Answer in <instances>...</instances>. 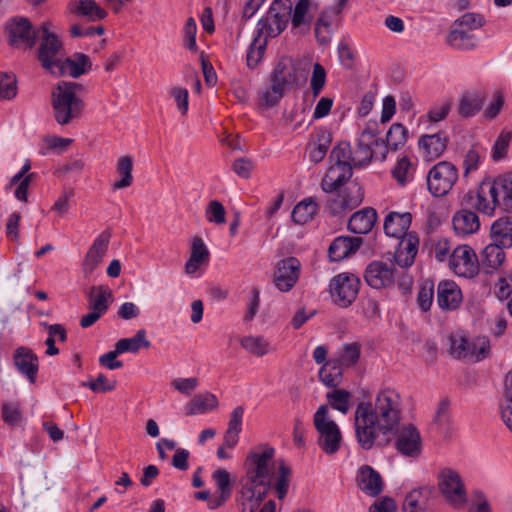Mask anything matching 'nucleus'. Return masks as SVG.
<instances>
[{"mask_svg":"<svg viewBox=\"0 0 512 512\" xmlns=\"http://www.w3.org/2000/svg\"><path fill=\"white\" fill-rule=\"evenodd\" d=\"M401 418V396L392 388L380 390L374 400L359 402L354 412L358 444L370 450L380 435L396 434L395 449L405 457H419L422 452L420 432L411 423L399 428Z\"/></svg>","mask_w":512,"mask_h":512,"instance_id":"f257e3e1","label":"nucleus"},{"mask_svg":"<svg viewBox=\"0 0 512 512\" xmlns=\"http://www.w3.org/2000/svg\"><path fill=\"white\" fill-rule=\"evenodd\" d=\"M275 450L256 448L245 459V476L241 480L239 505L242 512H255L271 488Z\"/></svg>","mask_w":512,"mask_h":512,"instance_id":"f03ea898","label":"nucleus"},{"mask_svg":"<svg viewBox=\"0 0 512 512\" xmlns=\"http://www.w3.org/2000/svg\"><path fill=\"white\" fill-rule=\"evenodd\" d=\"M85 88L76 82L61 81L52 90L51 104L56 122L67 125L79 118L85 108Z\"/></svg>","mask_w":512,"mask_h":512,"instance_id":"7ed1b4c3","label":"nucleus"},{"mask_svg":"<svg viewBox=\"0 0 512 512\" xmlns=\"http://www.w3.org/2000/svg\"><path fill=\"white\" fill-rule=\"evenodd\" d=\"M475 207L487 215H492L497 207L512 212V173L483 182L476 195Z\"/></svg>","mask_w":512,"mask_h":512,"instance_id":"20e7f679","label":"nucleus"},{"mask_svg":"<svg viewBox=\"0 0 512 512\" xmlns=\"http://www.w3.org/2000/svg\"><path fill=\"white\" fill-rule=\"evenodd\" d=\"M271 86L259 93L262 106L272 107L283 95L299 85L298 69L291 57H282L275 65L271 76Z\"/></svg>","mask_w":512,"mask_h":512,"instance_id":"39448f33","label":"nucleus"},{"mask_svg":"<svg viewBox=\"0 0 512 512\" xmlns=\"http://www.w3.org/2000/svg\"><path fill=\"white\" fill-rule=\"evenodd\" d=\"M313 422L318 433L317 443L328 455L335 454L341 446L342 434L340 428L329 416V407L321 405L314 414Z\"/></svg>","mask_w":512,"mask_h":512,"instance_id":"423d86ee","label":"nucleus"},{"mask_svg":"<svg viewBox=\"0 0 512 512\" xmlns=\"http://www.w3.org/2000/svg\"><path fill=\"white\" fill-rule=\"evenodd\" d=\"M292 5L289 0H275L268 12L257 23V36L263 40L275 38L284 31L289 21Z\"/></svg>","mask_w":512,"mask_h":512,"instance_id":"0eeeda50","label":"nucleus"},{"mask_svg":"<svg viewBox=\"0 0 512 512\" xmlns=\"http://www.w3.org/2000/svg\"><path fill=\"white\" fill-rule=\"evenodd\" d=\"M41 43L38 52V58L46 70L51 74L61 72V63L64 59L62 53V44L58 37L49 32L48 23H43L40 27Z\"/></svg>","mask_w":512,"mask_h":512,"instance_id":"6e6552de","label":"nucleus"},{"mask_svg":"<svg viewBox=\"0 0 512 512\" xmlns=\"http://www.w3.org/2000/svg\"><path fill=\"white\" fill-rule=\"evenodd\" d=\"M459 178L457 167L448 161H440L427 174V188L435 197L447 195Z\"/></svg>","mask_w":512,"mask_h":512,"instance_id":"1a4fd4ad","label":"nucleus"},{"mask_svg":"<svg viewBox=\"0 0 512 512\" xmlns=\"http://www.w3.org/2000/svg\"><path fill=\"white\" fill-rule=\"evenodd\" d=\"M438 488L445 500L454 508L461 509L467 503V491L460 474L451 469H443L438 476Z\"/></svg>","mask_w":512,"mask_h":512,"instance_id":"9d476101","label":"nucleus"},{"mask_svg":"<svg viewBox=\"0 0 512 512\" xmlns=\"http://www.w3.org/2000/svg\"><path fill=\"white\" fill-rule=\"evenodd\" d=\"M385 157L386 147L384 142L377 138L372 129L363 130L357 148L352 152L353 166L360 167L368 164L372 158L384 160Z\"/></svg>","mask_w":512,"mask_h":512,"instance_id":"9b49d317","label":"nucleus"},{"mask_svg":"<svg viewBox=\"0 0 512 512\" xmlns=\"http://www.w3.org/2000/svg\"><path fill=\"white\" fill-rule=\"evenodd\" d=\"M360 280L354 274L341 273L330 281V294L333 302L347 308L356 299L359 292Z\"/></svg>","mask_w":512,"mask_h":512,"instance_id":"f8f14e48","label":"nucleus"},{"mask_svg":"<svg viewBox=\"0 0 512 512\" xmlns=\"http://www.w3.org/2000/svg\"><path fill=\"white\" fill-rule=\"evenodd\" d=\"M333 193L327 200V207L334 216L356 208L364 198L362 188L357 182H351L345 188Z\"/></svg>","mask_w":512,"mask_h":512,"instance_id":"ddd939ff","label":"nucleus"},{"mask_svg":"<svg viewBox=\"0 0 512 512\" xmlns=\"http://www.w3.org/2000/svg\"><path fill=\"white\" fill-rule=\"evenodd\" d=\"M449 265L455 274L465 278L476 276L480 269L476 253L467 245L458 246L453 250Z\"/></svg>","mask_w":512,"mask_h":512,"instance_id":"4468645a","label":"nucleus"},{"mask_svg":"<svg viewBox=\"0 0 512 512\" xmlns=\"http://www.w3.org/2000/svg\"><path fill=\"white\" fill-rule=\"evenodd\" d=\"M449 353L458 359L475 358L481 360L485 358L489 352V345L485 340L480 341L479 345L470 342L464 335L455 333L448 338Z\"/></svg>","mask_w":512,"mask_h":512,"instance_id":"2eb2a0df","label":"nucleus"},{"mask_svg":"<svg viewBox=\"0 0 512 512\" xmlns=\"http://www.w3.org/2000/svg\"><path fill=\"white\" fill-rule=\"evenodd\" d=\"M9 43L12 46H25L32 48L35 44L36 35L40 34L32 28L30 21L27 18H14L7 26Z\"/></svg>","mask_w":512,"mask_h":512,"instance_id":"dca6fc26","label":"nucleus"},{"mask_svg":"<svg viewBox=\"0 0 512 512\" xmlns=\"http://www.w3.org/2000/svg\"><path fill=\"white\" fill-rule=\"evenodd\" d=\"M301 263L295 257L279 261L274 273L275 286L282 292L291 290L299 278Z\"/></svg>","mask_w":512,"mask_h":512,"instance_id":"f3484780","label":"nucleus"},{"mask_svg":"<svg viewBox=\"0 0 512 512\" xmlns=\"http://www.w3.org/2000/svg\"><path fill=\"white\" fill-rule=\"evenodd\" d=\"M396 270L391 264L382 261H373L365 270V281L374 289L387 288L393 285Z\"/></svg>","mask_w":512,"mask_h":512,"instance_id":"a211bd4d","label":"nucleus"},{"mask_svg":"<svg viewBox=\"0 0 512 512\" xmlns=\"http://www.w3.org/2000/svg\"><path fill=\"white\" fill-rule=\"evenodd\" d=\"M110 239L111 232L104 230L96 237L93 244L88 249L82 263L83 273L86 277L91 275L102 262L108 250Z\"/></svg>","mask_w":512,"mask_h":512,"instance_id":"6ab92c4d","label":"nucleus"},{"mask_svg":"<svg viewBox=\"0 0 512 512\" xmlns=\"http://www.w3.org/2000/svg\"><path fill=\"white\" fill-rule=\"evenodd\" d=\"M462 302L460 287L452 280H442L437 286V304L445 311L456 310Z\"/></svg>","mask_w":512,"mask_h":512,"instance_id":"aec40b11","label":"nucleus"},{"mask_svg":"<svg viewBox=\"0 0 512 512\" xmlns=\"http://www.w3.org/2000/svg\"><path fill=\"white\" fill-rule=\"evenodd\" d=\"M356 481L359 489L370 497L378 496L383 490L382 477L371 466H361L358 470Z\"/></svg>","mask_w":512,"mask_h":512,"instance_id":"412c9836","label":"nucleus"},{"mask_svg":"<svg viewBox=\"0 0 512 512\" xmlns=\"http://www.w3.org/2000/svg\"><path fill=\"white\" fill-rule=\"evenodd\" d=\"M352 176V168L349 165L331 163L321 181V189L325 193L332 194L337 191Z\"/></svg>","mask_w":512,"mask_h":512,"instance_id":"4be33fe9","label":"nucleus"},{"mask_svg":"<svg viewBox=\"0 0 512 512\" xmlns=\"http://www.w3.org/2000/svg\"><path fill=\"white\" fill-rule=\"evenodd\" d=\"M362 238L339 236L334 239L328 248V256L331 261H341L355 253L362 244Z\"/></svg>","mask_w":512,"mask_h":512,"instance_id":"5701e85b","label":"nucleus"},{"mask_svg":"<svg viewBox=\"0 0 512 512\" xmlns=\"http://www.w3.org/2000/svg\"><path fill=\"white\" fill-rule=\"evenodd\" d=\"M399 239V246L394 256L395 261L400 267H410L418 252L419 238L415 233L409 232Z\"/></svg>","mask_w":512,"mask_h":512,"instance_id":"b1692460","label":"nucleus"},{"mask_svg":"<svg viewBox=\"0 0 512 512\" xmlns=\"http://www.w3.org/2000/svg\"><path fill=\"white\" fill-rule=\"evenodd\" d=\"M14 364L30 383H35L38 372V357L26 347H19L14 354Z\"/></svg>","mask_w":512,"mask_h":512,"instance_id":"393cba45","label":"nucleus"},{"mask_svg":"<svg viewBox=\"0 0 512 512\" xmlns=\"http://www.w3.org/2000/svg\"><path fill=\"white\" fill-rule=\"evenodd\" d=\"M448 139L442 132L420 137L418 145L426 160L431 161L440 157L447 148Z\"/></svg>","mask_w":512,"mask_h":512,"instance_id":"a878e982","label":"nucleus"},{"mask_svg":"<svg viewBox=\"0 0 512 512\" xmlns=\"http://www.w3.org/2000/svg\"><path fill=\"white\" fill-rule=\"evenodd\" d=\"M411 221L412 215L409 212H390L384 220V232L387 236L398 239L409 233L407 231Z\"/></svg>","mask_w":512,"mask_h":512,"instance_id":"bb28decb","label":"nucleus"},{"mask_svg":"<svg viewBox=\"0 0 512 512\" xmlns=\"http://www.w3.org/2000/svg\"><path fill=\"white\" fill-rule=\"evenodd\" d=\"M452 224L455 233L461 237L476 233L480 227L478 215L466 209H461L454 214Z\"/></svg>","mask_w":512,"mask_h":512,"instance_id":"cd10ccee","label":"nucleus"},{"mask_svg":"<svg viewBox=\"0 0 512 512\" xmlns=\"http://www.w3.org/2000/svg\"><path fill=\"white\" fill-rule=\"evenodd\" d=\"M332 141V136L325 129H317L312 135L307 149L310 160L314 163L322 161L327 154Z\"/></svg>","mask_w":512,"mask_h":512,"instance_id":"c85d7f7f","label":"nucleus"},{"mask_svg":"<svg viewBox=\"0 0 512 512\" xmlns=\"http://www.w3.org/2000/svg\"><path fill=\"white\" fill-rule=\"evenodd\" d=\"M209 256V251L202 238L193 237L190 257L185 264V273L188 275L195 274L202 265L208 264Z\"/></svg>","mask_w":512,"mask_h":512,"instance_id":"c756f323","label":"nucleus"},{"mask_svg":"<svg viewBox=\"0 0 512 512\" xmlns=\"http://www.w3.org/2000/svg\"><path fill=\"white\" fill-rule=\"evenodd\" d=\"M377 220L376 210L367 207L355 212L348 221V229L354 234H366L371 231Z\"/></svg>","mask_w":512,"mask_h":512,"instance_id":"7c9ffc66","label":"nucleus"},{"mask_svg":"<svg viewBox=\"0 0 512 512\" xmlns=\"http://www.w3.org/2000/svg\"><path fill=\"white\" fill-rule=\"evenodd\" d=\"M485 99L484 92L480 90L465 92L459 100L458 113L462 117L474 116L481 110Z\"/></svg>","mask_w":512,"mask_h":512,"instance_id":"2f4dec72","label":"nucleus"},{"mask_svg":"<svg viewBox=\"0 0 512 512\" xmlns=\"http://www.w3.org/2000/svg\"><path fill=\"white\" fill-rule=\"evenodd\" d=\"M60 66L61 72L57 76L68 74L77 78L90 70L91 62L87 55L76 53L73 58H64Z\"/></svg>","mask_w":512,"mask_h":512,"instance_id":"473e14b6","label":"nucleus"},{"mask_svg":"<svg viewBox=\"0 0 512 512\" xmlns=\"http://www.w3.org/2000/svg\"><path fill=\"white\" fill-rule=\"evenodd\" d=\"M89 309L104 315L113 300L111 289L105 285L93 286L88 296Z\"/></svg>","mask_w":512,"mask_h":512,"instance_id":"72a5a7b5","label":"nucleus"},{"mask_svg":"<svg viewBox=\"0 0 512 512\" xmlns=\"http://www.w3.org/2000/svg\"><path fill=\"white\" fill-rule=\"evenodd\" d=\"M493 243L504 248L512 247V218L502 217L496 220L490 230Z\"/></svg>","mask_w":512,"mask_h":512,"instance_id":"f704fd0d","label":"nucleus"},{"mask_svg":"<svg viewBox=\"0 0 512 512\" xmlns=\"http://www.w3.org/2000/svg\"><path fill=\"white\" fill-rule=\"evenodd\" d=\"M503 248L498 244L491 243L483 249L479 264L485 273H491L502 265L505 259Z\"/></svg>","mask_w":512,"mask_h":512,"instance_id":"c9c22d12","label":"nucleus"},{"mask_svg":"<svg viewBox=\"0 0 512 512\" xmlns=\"http://www.w3.org/2000/svg\"><path fill=\"white\" fill-rule=\"evenodd\" d=\"M431 495V488L419 487L410 491L403 503V512H423L427 507Z\"/></svg>","mask_w":512,"mask_h":512,"instance_id":"e433bc0d","label":"nucleus"},{"mask_svg":"<svg viewBox=\"0 0 512 512\" xmlns=\"http://www.w3.org/2000/svg\"><path fill=\"white\" fill-rule=\"evenodd\" d=\"M71 11L91 21L101 20L107 15L94 0H74L71 3Z\"/></svg>","mask_w":512,"mask_h":512,"instance_id":"4c0bfd02","label":"nucleus"},{"mask_svg":"<svg viewBox=\"0 0 512 512\" xmlns=\"http://www.w3.org/2000/svg\"><path fill=\"white\" fill-rule=\"evenodd\" d=\"M218 406L217 397L209 392L198 394L185 406L186 415L203 414Z\"/></svg>","mask_w":512,"mask_h":512,"instance_id":"58836bf2","label":"nucleus"},{"mask_svg":"<svg viewBox=\"0 0 512 512\" xmlns=\"http://www.w3.org/2000/svg\"><path fill=\"white\" fill-rule=\"evenodd\" d=\"M447 43L459 50H471L474 49L477 44V38L464 29L455 28L452 29L447 36Z\"/></svg>","mask_w":512,"mask_h":512,"instance_id":"ea45409f","label":"nucleus"},{"mask_svg":"<svg viewBox=\"0 0 512 512\" xmlns=\"http://www.w3.org/2000/svg\"><path fill=\"white\" fill-rule=\"evenodd\" d=\"M151 345L150 341L146 338V331L140 329L131 338L120 339L115 346L121 354L125 352L137 353L142 347L149 348Z\"/></svg>","mask_w":512,"mask_h":512,"instance_id":"a19ab883","label":"nucleus"},{"mask_svg":"<svg viewBox=\"0 0 512 512\" xmlns=\"http://www.w3.org/2000/svg\"><path fill=\"white\" fill-rule=\"evenodd\" d=\"M343 369L336 360H329L319 371L320 381L328 387H336L340 384Z\"/></svg>","mask_w":512,"mask_h":512,"instance_id":"79ce46f5","label":"nucleus"},{"mask_svg":"<svg viewBox=\"0 0 512 512\" xmlns=\"http://www.w3.org/2000/svg\"><path fill=\"white\" fill-rule=\"evenodd\" d=\"M240 345L248 353L256 357H262L271 350L270 342L263 336H244L240 340Z\"/></svg>","mask_w":512,"mask_h":512,"instance_id":"37998d69","label":"nucleus"},{"mask_svg":"<svg viewBox=\"0 0 512 512\" xmlns=\"http://www.w3.org/2000/svg\"><path fill=\"white\" fill-rule=\"evenodd\" d=\"M292 471L291 468L283 461L278 462V469L274 477L273 487L276 491L278 499H283L289 488Z\"/></svg>","mask_w":512,"mask_h":512,"instance_id":"c03bdc74","label":"nucleus"},{"mask_svg":"<svg viewBox=\"0 0 512 512\" xmlns=\"http://www.w3.org/2000/svg\"><path fill=\"white\" fill-rule=\"evenodd\" d=\"M132 167L133 162L130 156H122L118 159L117 172L121 176V179L113 183V190L127 188L132 184Z\"/></svg>","mask_w":512,"mask_h":512,"instance_id":"a18cd8bd","label":"nucleus"},{"mask_svg":"<svg viewBox=\"0 0 512 512\" xmlns=\"http://www.w3.org/2000/svg\"><path fill=\"white\" fill-rule=\"evenodd\" d=\"M41 326L48 330V338L45 341L47 345L46 354L49 356H55L59 353V349L54 346V337H58V340L65 342L67 340V332L61 324H48L47 322H41Z\"/></svg>","mask_w":512,"mask_h":512,"instance_id":"49530a36","label":"nucleus"},{"mask_svg":"<svg viewBox=\"0 0 512 512\" xmlns=\"http://www.w3.org/2000/svg\"><path fill=\"white\" fill-rule=\"evenodd\" d=\"M317 212V204L312 200H303L293 209L291 217L294 223L304 225L313 219Z\"/></svg>","mask_w":512,"mask_h":512,"instance_id":"de8ad7c7","label":"nucleus"},{"mask_svg":"<svg viewBox=\"0 0 512 512\" xmlns=\"http://www.w3.org/2000/svg\"><path fill=\"white\" fill-rule=\"evenodd\" d=\"M329 405L343 413L347 414L351 407L352 394L345 389H334L326 394Z\"/></svg>","mask_w":512,"mask_h":512,"instance_id":"09e8293b","label":"nucleus"},{"mask_svg":"<svg viewBox=\"0 0 512 512\" xmlns=\"http://www.w3.org/2000/svg\"><path fill=\"white\" fill-rule=\"evenodd\" d=\"M310 1L309 0H299L294 7L293 12L291 11V22L293 28H300L302 26L309 27L310 22L312 21V16L309 12Z\"/></svg>","mask_w":512,"mask_h":512,"instance_id":"8fccbe9b","label":"nucleus"},{"mask_svg":"<svg viewBox=\"0 0 512 512\" xmlns=\"http://www.w3.org/2000/svg\"><path fill=\"white\" fill-rule=\"evenodd\" d=\"M407 129L400 123H394L386 135V150L390 148L396 151L399 147L403 146L407 140Z\"/></svg>","mask_w":512,"mask_h":512,"instance_id":"3c124183","label":"nucleus"},{"mask_svg":"<svg viewBox=\"0 0 512 512\" xmlns=\"http://www.w3.org/2000/svg\"><path fill=\"white\" fill-rule=\"evenodd\" d=\"M217 491L223 499H230L232 495V482L230 473L223 468L217 469L212 474Z\"/></svg>","mask_w":512,"mask_h":512,"instance_id":"603ef678","label":"nucleus"},{"mask_svg":"<svg viewBox=\"0 0 512 512\" xmlns=\"http://www.w3.org/2000/svg\"><path fill=\"white\" fill-rule=\"evenodd\" d=\"M330 163L349 165L353 167L352 150L348 142H340L336 145L330 154Z\"/></svg>","mask_w":512,"mask_h":512,"instance_id":"864d4df0","label":"nucleus"},{"mask_svg":"<svg viewBox=\"0 0 512 512\" xmlns=\"http://www.w3.org/2000/svg\"><path fill=\"white\" fill-rule=\"evenodd\" d=\"M414 168L408 157H402L398 160L396 166L392 170L393 177L401 185L413 179Z\"/></svg>","mask_w":512,"mask_h":512,"instance_id":"5fc2aeb1","label":"nucleus"},{"mask_svg":"<svg viewBox=\"0 0 512 512\" xmlns=\"http://www.w3.org/2000/svg\"><path fill=\"white\" fill-rule=\"evenodd\" d=\"M360 345L357 343H347L343 345L342 351L336 361L341 367H351L357 363L360 358Z\"/></svg>","mask_w":512,"mask_h":512,"instance_id":"6e6d98bb","label":"nucleus"},{"mask_svg":"<svg viewBox=\"0 0 512 512\" xmlns=\"http://www.w3.org/2000/svg\"><path fill=\"white\" fill-rule=\"evenodd\" d=\"M434 299V283L431 280H425L419 288L417 303L424 312L430 310Z\"/></svg>","mask_w":512,"mask_h":512,"instance_id":"4d7b16f0","label":"nucleus"},{"mask_svg":"<svg viewBox=\"0 0 512 512\" xmlns=\"http://www.w3.org/2000/svg\"><path fill=\"white\" fill-rule=\"evenodd\" d=\"M484 156L485 151L478 146L469 149L463 161L464 175L467 176L469 173L476 171Z\"/></svg>","mask_w":512,"mask_h":512,"instance_id":"13d9d810","label":"nucleus"},{"mask_svg":"<svg viewBox=\"0 0 512 512\" xmlns=\"http://www.w3.org/2000/svg\"><path fill=\"white\" fill-rule=\"evenodd\" d=\"M205 217L208 222L222 225L226 222V211L218 200H212L205 209Z\"/></svg>","mask_w":512,"mask_h":512,"instance_id":"bf43d9fd","label":"nucleus"},{"mask_svg":"<svg viewBox=\"0 0 512 512\" xmlns=\"http://www.w3.org/2000/svg\"><path fill=\"white\" fill-rule=\"evenodd\" d=\"M266 40H260V37H256L251 43L247 52V65L254 68L261 61L266 47Z\"/></svg>","mask_w":512,"mask_h":512,"instance_id":"052dcab7","label":"nucleus"},{"mask_svg":"<svg viewBox=\"0 0 512 512\" xmlns=\"http://www.w3.org/2000/svg\"><path fill=\"white\" fill-rule=\"evenodd\" d=\"M326 82V71L320 63L313 65L311 76V90L314 97H317L324 88Z\"/></svg>","mask_w":512,"mask_h":512,"instance_id":"680f3d73","label":"nucleus"},{"mask_svg":"<svg viewBox=\"0 0 512 512\" xmlns=\"http://www.w3.org/2000/svg\"><path fill=\"white\" fill-rule=\"evenodd\" d=\"M82 386L89 387L95 393L113 391L116 387L115 381H108L107 377L100 373L95 380L83 382Z\"/></svg>","mask_w":512,"mask_h":512,"instance_id":"e2e57ef3","label":"nucleus"},{"mask_svg":"<svg viewBox=\"0 0 512 512\" xmlns=\"http://www.w3.org/2000/svg\"><path fill=\"white\" fill-rule=\"evenodd\" d=\"M169 95L174 99L180 113L186 115L189 106L188 90L182 87H173L169 90Z\"/></svg>","mask_w":512,"mask_h":512,"instance_id":"0e129e2a","label":"nucleus"},{"mask_svg":"<svg viewBox=\"0 0 512 512\" xmlns=\"http://www.w3.org/2000/svg\"><path fill=\"white\" fill-rule=\"evenodd\" d=\"M17 93L16 79L12 75L0 74V99H11Z\"/></svg>","mask_w":512,"mask_h":512,"instance_id":"69168bd1","label":"nucleus"},{"mask_svg":"<svg viewBox=\"0 0 512 512\" xmlns=\"http://www.w3.org/2000/svg\"><path fill=\"white\" fill-rule=\"evenodd\" d=\"M456 25L468 30L479 29L484 24V18L480 14L466 13L456 20Z\"/></svg>","mask_w":512,"mask_h":512,"instance_id":"338daca9","label":"nucleus"},{"mask_svg":"<svg viewBox=\"0 0 512 512\" xmlns=\"http://www.w3.org/2000/svg\"><path fill=\"white\" fill-rule=\"evenodd\" d=\"M452 104L450 101H443L434 105L427 113L426 117L430 122H439L447 117L451 110Z\"/></svg>","mask_w":512,"mask_h":512,"instance_id":"774afa93","label":"nucleus"}]
</instances>
